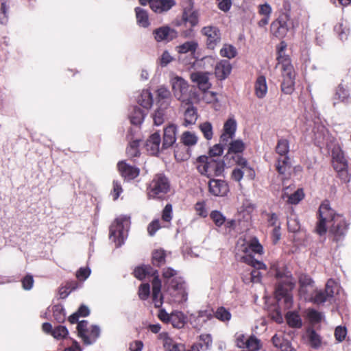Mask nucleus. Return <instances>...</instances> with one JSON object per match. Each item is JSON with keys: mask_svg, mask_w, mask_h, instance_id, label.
Listing matches in <instances>:
<instances>
[{"mask_svg": "<svg viewBox=\"0 0 351 351\" xmlns=\"http://www.w3.org/2000/svg\"><path fill=\"white\" fill-rule=\"evenodd\" d=\"M328 223H332L330 232L333 235L334 240L337 242L342 240L347 233L349 223L342 215L337 214L330 208L328 202L325 201L319 206L318 210L316 232L320 236L325 234Z\"/></svg>", "mask_w": 351, "mask_h": 351, "instance_id": "f257e3e1", "label": "nucleus"}, {"mask_svg": "<svg viewBox=\"0 0 351 351\" xmlns=\"http://www.w3.org/2000/svg\"><path fill=\"white\" fill-rule=\"evenodd\" d=\"M274 276L278 280L275 289L276 298L279 303L284 304L286 309H289L293 306V300L291 292L295 286L296 281L287 268L276 269Z\"/></svg>", "mask_w": 351, "mask_h": 351, "instance_id": "f03ea898", "label": "nucleus"}, {"mask_svg": "<svg viewBox=\"0 0 351 351\" xmlns=\"http://www.w3.org/2000/svg\"><path fill=\"white\" fill-rule=\"evenodd\" d=\"M130 223V217L120 216L110 226L109 239L114 243L116 247H119L124 243Z\"/></svg>", "mask_w": 351, "mask_h": 351, "instance_id": "7ed1b4c3", "label": "nucleus"}, {"mask_svg": "<svg viewBox=\"0 0 351 351\" xmlns=\"http://www.w3.org/2000/svg\"><path fill=\"white\" fill-rule=\"evenodd\" d=\"M170 189L169 179L163 173L156 174L147 187L149 199L161 198L168 193Z\"/></svg>", "mask_w": 351, "mask_h": 351, "instance_id": "20e7f679", "label": "nucleus"}, {"mask_svg": "<svg viewBox=\"0 0 351 351\" xmlns=\"http://www.w3.org/2000/svg\"><path fill=\"white\" fill-rule=\"evenodd\" d=\"M280 66L281 76V90L287 95L291 94L294 90L295 73L290 59H283L278 62Z\"/></svg>", "mask_w": 351, "mask_h": 351, "instance_id": "39448f33", "label": "nucleus"}, {"mask_svg": "<svg viewBox=\"0 0 351 351\" xmlns=\"http://www.w3.org/2000/svg\"><path fill=\"white\" fill-rule=\"evenodd\" d=\"M167 293L174 302L184 303L188 300L186 285L182 278H173L169 283Z\"/></svg>", "mask_w": 351, "mask_h": 351, "instance_id": "423d86ee", "label": "nucleus"}, {"mask_svg": "<svg viewBox=\"0 0 351 351\" xmlns=\"http://www.w3.org/2000/svg\"><path fill=\"white\" fill-rule=\"evenodd\" d=\"M276 152L279 155L276 167L280 174H285L291 167L290 158L287 156L289 152V142L287 139L280 138L278 141Z\"/></svg>", "mask_w": 351, "mask_h": 351, "instance_id": "0eeeda50", "label": "nucleus"}, {"mask_svg": "<svg viewBox=\"0 0 351 351\" xmlns=\"http://www.w3.org/2000/svg\"><path fill=\"white\" fill-rule=\"evenodd\" d=\"M339 287L338 284L332 279H329L325 287L324 290H315L311 298L308 301L313 302L316 304H322L326 302L330 301L335 293H338Z\"/></svg>", "mask_w": 351, "mask_h": 351, "instance_id": "6e6552de", "label": "nucleus"}, {"mask_svg": "<svg viewBox=\"0 0 351 351\" xmlns=\"http://www.w3.org/2000/svg\"><path fill=\"white\" fill-rule=\"evenodd\" d=\"M171 83L174 97L182 103L190 104L187 82L181 77L176 76L171 79Z\"/></svg>", "mask_w": 351, "mask_h": 351, "instance_id": "1a4fd4ad", "label": "nucleus"}, {"mask_svg": "<svg viewBox=\"0 0 351 351\" xmlns=\"http://www.w3.org/2000/svg\"><path fill=\"white\" fill-rule=\"evenodd\" d=\"M271 27L276 36L283 37L294 27V24L289 15L283 13L279 16L276 21L271 23Z\"/></svg>", "mask_w": 351, "mask_h": 351, "instance_id": "9d476101", "label": "nucleus"}, {"mask_svg": "<svg viewBox=\"0 0 351 351\" xmlns=\"http://www.w3.org/2000/svg\"><path fill=\"white\" fill-rule=\"evenodd\" d=\"M298 282L300 297L306 301L308 300L315 290L314 281L308 275L301 274L298 277Z\"/></svg>", "mask_w": 351, "mask_h": 351, "instance_id": "9b49d317", "label": "nucleus"}, {"mask_svg": "<svg viewBox=\"0 0 351 351\" xmlns=\"http://www.w3.org/2000/svg\"><path fill=\"white\" fill-rule=\"evenodd\" d=\"M241 261L255 268L250 274V281L253 283H257L261 281V274L260 269H264L265 265L259 261L256 260L251 255H245L241 258Z\"/></svg>", "mask_w": 351, "mask_h": 351, "instance_id": "f8f14e48", "label": "nucleus"}, {"mask_svg": "<svg viewBox=\"0 0 351 351\" xmlns=\"http://www.w3.org/2000/svg\"><path fill=\"white\" fill-rule=\"evenodd\" d=\"M198 47V43L195 40H189L184 43L183 44L176 47L177 51L180 54H186L189 53L190 58L189 60H184L182 57H179V60L182 61L185 64H191L194 66L195 64V58L194 56L195 52Z\"/></svg>", "mask_w": 351, "mask_h": 351, "instance_id": "ddd939ff", "label": "nucleus"}, {"mask_svg": "<svg viewBox=\"0 0 351 351\" xmlns=\"http://www.w3.org/2000/svg\"><path fill=\"white\" fill-rule=\"evenodd\" d=\"M201 33L207 38L206 45L210 49H214L221 41V32L219 29L213 25L204 27Z\"/></svg>", "mask_w": 351, "mask_h": 351, "instance_id": "4468645a", "label": "nucleus"}, {"mask_svg": "<svg viewBox=\"0 0 351 351\" xmlns=\"http://www.w3.org/2000/svg\"><path fill=\"white\" fill-rule=\"evenodd\" d=\"M208 191L214 196L223 197L229 192V186L224 180L210 178Z\"/></svg>", "mask_w": 351, "mask_h": 351, "instance_id": "2eb2a0df", "label": "nucleus"}, {"mask_svg": "<svg viewBox=\"0 0 351 351\" xmlns=\"http://www.w3.org/2000/svg\"><path fill=\"white\" fill-rule=\"evenodd\" d=\"M208 164V178H210L212 176H220L224 171V168L226 166H232L231 161L223 160H217L210 158Z\"/></svg>", "mask_w": 351, "mask_h": 351, "instance_id": "dca6fc26", "label": "nucleus"}, {"mask_svg": "<svg viewBox=\"0 0 351 351\" xmlns=\"http://www.w3.org/2000/svg\"><path fill=\"white\" fill-rule=\"evenodd\" d=\"M245 143L239 139L232 140L229 143L228 152L224 156V159L226 160L231 161L232 162V165L236 163V160L234 157L236 156H241L243 150L245 149Z\"/></svg>", "mask_w": 351, "mask_h": 351, "instance_id": "f3484780", "label": "nucleus"}, {"mask_svg": "<svg viewBox=\"0 0 351 351\" xmlns=\"http://www.w3.org/2000/svg\"><path fill=\"white\" fill-rule=\"evenodd\" d=\"M332 106L335 107L337 101L342 102L346 104L351 103V93L347 85L339 84L336 88L335 93L332 97Z\"/></svg>", "mask_w": 351, "mask_h": 351, "instance_id": "a211bd4d", "label": "nucleus"}, {"mask_svg": "<svg viewBox=\"0 0 351 351\" xmlns=\"http://www.w3.org/2000/svg\"><path fill=\"white\" fill-rule=\"evenodd\" d=\"M121 176L127 181L135 179L140 173L139 168L132 166L125 161H120L117 164Z\"/></svg>", "mask_w": 351, "mask_h": 351, "instance_id": "6ab92c4d", "label": "nucleus"}, {"mask_svg": "<svg viewBox=\"0 0 351 351\" xmlns=\"http://www.w3.org/2000/svg\"><path fill=\"white\" fill-rule=\"evenodd\" d=\"M176 131L177 127L174 124H170L164 129L161 150L171 147L176 143Z\"/></svg>", "mask_w": 351, "mask_h": 351, "instance_id": "aec40b11", "label": "nucleus"}, {"mask_svg": "<svg viewBox=\"0 0 351 351\" xmlns=\"http://www.w3.org/2000/svg\"><path fill=\"white\" fill-rule=\"evenodd\" d=\"M232 64L228 60H221L215 66V74L219 80H226L231 73Z\"/></svg>", "mask_w": 351, "mask_h": 351, "instance_id": "412c9836", "label": "nucleus"}, {"mask_svg": "<svg viewBox=\"0 0 351 351\" xmlns=\"http://www.w3.org/2000/svg\"><path fill=\"white\" fill-rule=\"evenodd\" d=\"M153 34L157 42L169 41L176 36V32L169 27H161L156 29Z\"/></svg>", "mask_w": 351, "mask_h": 351, "instance_id": "4be33fe9", "label": "nucleus"}, {"mask_svg": "<svg viewBox=\"0 0 351 351\" xmlns=\"http://www.w3.org/2000/svg\"><path fill=\"white\" fill-rule=\"evenodd\" d=\"M191 80L193 82L196 83L199 88L203 91L210 88L208 73L206 72H193L191 74Z\"/></svg>", "mask_w": 351, "mask_h": 351, "instance_id": "5701e85b", "label": "nucleus"}, {"mask_svg": "<svg viewBox=\"0 0 351 351\" xmlns=\"http://www.w3.org/2000/svg\"><path fill=\"white\" fill-rule=\"evenodd\" d=\"M152 300L156 308H159L162 306L163 302V298L160 293L161 290V281L159 276H155L152 280Z\"/></svg>", "mask_w": 351, "mask_h": 351, "instance_id": "b1692460", "label": "nucleus"}, {"mask_svg": "<svg viewBox=\"0 0 351 351\" xmlns=\"http://www.w3.org/2000/svg\"><path fill=\"white\" fill-rule=\"evenodd\" d=\"M161 138L159 132L153 133L146 141L147 150L152 155H156L161 149Z\"/></svg>", "mask_w": 351, "mask_h": 351, "instance_id": "393cba45", "label": "nucleus"}, {"mask_svg": "<svg viewBox=\"0 0 351 351\" xmlns=\"http://www.w3.org/2000/svg\"><path fill=\"white\" fill-rule=\"evenodd\" d=\"M157 105L164 108H170L171 103V94L167 88L161 86L157 91Z\"/></svg>", "mask_w": 351, "mask_h": 351, "instance_id": "a878e982", "label": "nucleus"}, {"mask_svg": "<svg viewBox=\"0 0 351 351\" xmlns=\"http://www.w3.org/2000/svg\"><path fill=\"white\" fill-rule=\"evenodd\" d=\"M134 276L143 280L147 277H152V280L155 276H159L158 270L152 268L150 265H142L137 267L134 271Z\"/></svg>", "mask_w": 351, "mask_h": 351, "instance_id": "bb28decb", "label": "nucleus"}, {"mask_svg": "<svg viewBox=\"0 0 351 351\" xmlns=\"http://www.w3.org/2000/svg\"><path fill=\"white\" fill-rule=\"evenodd\" d=\"M175 5L173 0H150L151 9L158 13L167 12Z\"/></svg>", "mask_w": 351, "mask_h": 351, "instance_id": "cd10ccee", "label": "nucleus"}, {"mask_svg": "<svg viewBox=\"0 0 351 351\" xmlns=\"http://www.w3.org/2000/svg\"><path fill=\"white\" fill-rule=\"evenodd\" d=\"M271 341L274 347L280 351H295L292 347L291 342L282 334H276L271 338Z\"/></svg>", "mask_w": 351, "mask_h": 351, "instance_id": "c85d7f7f", "label": "nucleus"}, {"mask_svg": "<svg viewBox=\"0 0 351 351\" xmlns=\"http://www.w3.org/2000/svg\"><path fill=\"white\" fill-rule=\"evenodd\" d=\"M331 156L332 159V166H345V165H348V161L346 160L343 152L338 145H335L331 149Z\"/></svg>", "mask_w": 351, "mask_h": 351, "instance_id": "c756f323", "label": "nucleus"}, {"mask_svg": "<svg viewBox=\"0 0 351 351\" xmlns=\"http://www.w3.org/2000/svg\"><path fill=\"white\" fill-rule=\"evenodd\" d=\"M145 111L137 106H132L129 113V119L132 124L135 125H141L145 117Z\"/></svg>", "mask_w": 351, "mask_h": 351, "instance_id": "7c9ffc66", "label": "nucleus"}, {"mask_svg": "<svg viewBox=\"0 0 351 351\" xmlns=\"http://www.w3.org/2000/svg\"><path fill=\"white\" fill-rule=\"evenodd\" d=\"M88 321L82 320L77 323V326L78 336L82 339L83 343L87 346L93 344L90 338L86 335L88 332Z\"/></svg>", "mask_w": 351, "mask_h": 351, "instance_id": "2f4dec72", "label": "nucleus"}, {"mask_svg": "<svg viewBox=\"0 0 351 351\" xmlns=\"http://www.w3.org/2000/svg\"><path fill=\"white\" fill-rule=\"evenodd\" d=\"M137 102L145 109L150 108L153 105V97L149 90H143L137 97Z\"/></svg>", "mask_w": 351, "mask_h": 351, "instance_id": "473e14b6", "label": "nucleus"}, {"mask_svg": "<svg viewBox=\"0 0 351 351\" xmlns=\"http://www.w3.org/2000/svg\"><path fill=\"white\" fill-rule=\"evenodd\" d=\"M267 92L266 78L263 75L257 77L255 83V93L258 98H263Z\"/></svg>", "mask_w": 351, "mask_h": 351, "instance_id": "72a5a7b5", "label": "nucleus"}, {"mask_svg": "<svg viewBox=\"0 0 351 351\" xmlns=\"http://www.w3.org/2000/svg\"><path fill=\"white\" fill-rule=\"evenodd\" d=\"M234 159L236 160V164L239 165L243 170L245 171L246 176L250 180L254 179L255 177V171L252 168L248 166L247 160L241 156H236Z\"/></svg>", "mask_w": 351, "mask_h": 351, "instance_id": "f704fd0d", "label": "nucleus"}, {"mask_svg": "<svg viewBox=\"0 0 351 351\" xmlns=\"http://www.w3.org/2000/svg\"><path fill=\"white\" fill-rule=\"evenodd\" d=\"M166 252L162 249H156L152 252V263L154 266L161 267L166 262Z\"/></svg>", "mask_w": 351, "mask_h": 351, "instance_id": "c9c22d12", "label": "nucleus"}, {"mask_svg": "<svg viewBox=\"0 0 351 351\" xmlns=\"http://www.w3.org/2000/svg\"><path fill=\"white\" fill-rule=\"evenodd\" d=\"M169 108H164L162 106H158L156 110L153 114V120L154 125H160L168 117V110Z\"/></svg>", "mask_w": 351, "mask_h": 351, "instance_id": "e433bc0d", "label": "nucleus"}, {"mask_svg": "<svg viewBox=\"0 0 351 351\" xmlns=\"http://www.w3.org/2000/svg\"><path fill=\"white\" fill-rule=\"evenodd\" d=\"M288 325L291 328H300L302 326L300 316L294 311H289L285 316Z\"/></svg>", "mask_w": 351, "mask_h": 351, "instance_id": "4c0bfd02", "label": "nucleus"}, {"mask_svg": "<svg viewBox=\"0 0 351 351\" xmlns=\"http://www.w3.org/2000/svg\"><path fill=\"white\" fill-rule=\"evenodd\" d=\"M176 328H182L185 324V316L181 311H173L171 313L170 322Z\"/></svg>", "mask_w": 351, "mask_h": 351, "instance_id": "58836bf2", "label": "nucleus"}, {"mask_svg": "<svg viewBox=\"0 0 351 351\" xmlns=\"http://www.w3.org/2000/svg\"><path fill=\"white\" fill-rule=\"evenodd\" d=\"M137 23L143 27H147L149 25L148 14L144 9L137 7L135 8Z\"/></svg>", "mask_w": 351, "mask_h": 351, "instance_id": "ea45409f", "label": "nucleus"}, {"mask_svg": "<svg viewBox=\"0 0 351 351\" xmlns=\"http://www.w3.org/2000/svg\"><path fill=\"white\" fill-rule=\"evenodd\" d=\"M197 118L196 109L191 105L184 112V125L188 126L195 123Z\"/></svg>", "mask_w": 351, "mask_h": 351, "instance_id": "a19ab883", "label": "nucleus"}, {"mask_svg": "<svg viewBox=\"0 0 351 351\" xmlns=\"http://www.w3.org/2000/svg\"><path fill=\"white\" fill-rule=\"evenodd\" d=\"M334 169L337 173V177L341 180L342 182L349 183L351 180V173L348 172V164L345 166L334 167Z\"/></svg>", "mask_w": 351, "mask_h": 351, "instance_id": "79ce46f5", "label": "nucleus"}, {"mask_svg": "<svg viewBox=\"0 0 351 351\" xmlns=\"http://www.w3.org/2000/svg\"><path fill=\"white\" fill-rule=\"evenodd\" d=\"M53 315L55 320L58 323H63L66 319L65 309L63 306L60 304L54 305L52 307Z\"/></svg>", "mask_w": 351, "mask_h": 351, "instance_id": "37998d69", "label": "nucleus"}, {"mask_svg": "<svg viewBox=\"0 0 351 351\" xmlns=\"http://www.w3.org/2000/svg\"><path fill=\"white\" fill-rule=\"evenodd\" d=\"M182 18L185 21L189 22L192 27L195 26L198 23L197 12L191 9H184Z\"/></svg>", "mask_w": 351, "mask_h": 351, "instance_id": "c03bdc74", "label": "nucleus"}, {"mask_svg": "<svg viewBox=\"0 0 351 351\" xmlns=\"http://www.w3.org/2000/svg\"><path fill=\"white\" fill-rule=\"evenodd\" d=\"M197 136L189 131L184 132L181 136L182 143L186 146L195 145L197 142Z\"/></svg>", "mask_w": 351, "mask_h": 351, "instance_id": "a18cd8bd", "label": "nucleus"}, {"mask_svg": "<svg viewBox=\"0 0 351 351\" xmlns=\"http://www.w3.org/2000/svg\"><path fill=\"white\" fill-rule=\"evenodd\" d=\"M334 31L342 41L347 40L349 34V28L343 22H339L334 27Z\"/></svg>", "mask_w": 351, "mask_h": 351, "instance_id": "49530a36", "label": "nucleus"}, {"mask_svg": "<svg viewBox=\"0 0 351 351\" xmlns=\"http://www.w3.org/2000/svg\"><path fill=\"white\" fill-rule=\"evenodd\" d=\"M69 330L66 326L58 325L53 328L52 336L57 340H61L67 337Z\"/></svg>", "mask_w": 351, "mask_h": 351, "instance_id": "de8ad7c7", "label": "nucleus"}, {"mask_svg": "<svg viewBox=\"0 0 351 351\" xmlns=\"http://www.w3.org/2000/svg\"><path fill=\"white\" fill-rule=\"evenodd\" d=\"M237 54L236 48L232 45L225 44L220 50V55L228 59L234 58Z\"/></svg>", "mask_w": 351, "mask_h": 351, "instance_id": "09e8293b", "label": "nucleus"}, {"mask_svg": "<svg viewBox=\"0 0 351 351\" xmlns=\"http://www.w3.org/2000/svg\"><path fill=\"white\" fill-rule=\"evenodd\" d=\"M261 348L260 340L254 335H251L247 339L246 346L245 348L247 349V351H257Z\"/></svg>", "mask_w": 351, "mask_h": 351, "instance_id": "8fccbe9b", "label": "nucleus"}, {"mask_svg": "<svg viewBox=\"0 0 351 351\" xmlns=\"http://www.w3.org/2000/svg\"><path fill=\"white\" fill-rule=\"evenodd\" d=\"M308 338L311 346L313 348H318L321 345L319 335L314 330L308 331Z\"/></svg>", "mask_w": 351, "mask_h": 351, "instance_id": "3c124183", "label": "nucleus"}, {"mask_svg": "<svg viewBox=\"0 0 351 351\" xmlns=\"http://www.w3.org/2000/svg\"><path fill=\"white\" fill-rule=\"evenodd\" d=\"M236 130V120L234 118H229L224 123L223 132L234 136Z\"/></svg>", "mask_w": 351, "mask_h": 351, "instance_id": "603ef678", "label": "nucleus"}, {"mask_svg": "<svg viewBox=\"0 0 351 351\" xmlns=\"http://www.w3.org/2000/svg\"><path fill=\"white\" fill-rule=\"evenodd\" d=\"M199 129L206 139L210 140L213 138V126L210 122L206 121L202 123L199 125Z\"/></svg>", "mask_w": 351, "mask_h": 351, "instance_id": "864d4df0", "label": "nucleus"}, {"mask_svg": "<svg viewBox=\"0 0 351 351\" xmlns=\"http://www.w3.org/2000/svg\"><path fill=\"white\" fill-rule=\"evenodd\" d=\"M215 316L218 319L225 322L229 321L231 318V313L224 307L221 306L217 308Z\"/></svg>", "mask_w": 351, "mask_h": 351, "instance_id": "5fc2aeb1", "label": "nucleus"}, {"mask_svg": "<svg viewBox=\"0 0 351 351\" xmlns=\"http://www.w3.org/2000/svg\"><path fill=\"white\" fill-rule=\"evenodd\" d=\"M210 217L213 219L215 225L219 227L221 226L226 221V217L221 212L218 210L212 211L210 215Z\"/></svg>", "mask_w": 351, "mask_h": 351, "instance_id": "6e6d98bb", "label": "nucleus"}, {"mask_svg": "<svg viewBox=\"0 0 351 351\" xmlns=\"http://www.w3.org/2000/svg\"><path fill=\"white\" fill-rule=\"evenodd\" d=\"M199 340L201 341L199 346L202 350H208L211 347L213 340L210 334L201 335Z\"/></svg>", "mask_w": 351, "mask_h": 351, "instance_id": "4d7b16f0", "label": "nucleus"}, {"mask_svg": "<svg viewBox=\"0 0 351 351\" xmlns=\"http://www.w3.org/2000/svg\"><path fill=\"white\" fill-rule=\"evenodd\" d=\"M304 197L302 189H298L293 194L288 196V202L291 204H297Z\"/></svg>", "mask_w": 351, "mask_h": 351, "instance_id": "13d9d810", "label": "nucleus"}, {"mask_svg": "<svg viewBox=\"0 0 351 351\" xmlns=\"http://www.w3.org/2000/svg\"><path fill=\"white\" fill-rule=\"evenodd\" d=\"M190 323L195 329H200L205 324L204 321L200 318L199 315L192 314L190 316Z\"/></svg>", "mask_w": 351, "mask_h": 351, "instance_id": "bf43d9fd", "label": "nucleus"}, {"mask_svg": "<svg viewBox=\"0 0 351 351\" xmlns=\"http://www.w3.org/2000/svg\"><path fill=\"white\" fill-rule=\"evenodd\" d=\"M287 48V44L285 42H280L279 46L277 47V60L278 62H281L283 59H290L289 56H287L285 53V50Z\"/></svg>", "mask_w": 351, "mask_h": 351, "instance_id": "052dcab7", "label": "nucleus"}, {"mask_svg": "<svg viewBox=\"0 0 351 351\" xmlns=\"http://www.w3.org/2000/svg\"><path fill=\"white\" fill-rule=\"evenodd\" d=\"M224 147L220 144H216L209 149L208 154L210 158H213L216 156H220L223 152Z\"/></svg>", "mask_w": 351, "mask_h": 351, "instance_id": "680f3d73", "label": "nucleus"}, {"mask_svg": "<svg viewBox=\"0 0 351 351\" xmlns=\"http://www.w3.org/2000/svg\"><path fill=\"white\" fill-rule=\"evenodd\" d=\"M288 229L291 232H296L300 228V223L297 219L294 217H290L287 219Z\"/></svg>", "mask_w": 351, "mask_h": 351, "instance_id": "e2e57ef3", "label": "nucleus"}, {"mask_svg": "<svg viewBox=\"0 0 351 351\" xmlns=\"http://www.w3.org/2000/svg\"><path fill=\"white\" fill-rule=\"evenodd\" d=\"M150 293V286L148 283L142 284L138 290V296L143 300H145Z\"/></svg>", "mask_w": 351, "mask_h": 351, "instance_id": "0e129e2a", "label": "nucleus"}, {"mask_svg": "<svg viewBox=\"0 0 351 351\" xmlns=\"http://www.w3.org/2000/svg\"><path fill=\"white\" fill-rule=\"evenodd\" d=\"M346 335L347 329L346 327L339 326L336 328L335 331V336L338 341H343L345 339Z\"/></svg>", "mask_w": 351, "mask_h": 351, "instance_id": "69168bd1", "label": "nucleus"}, {"mask_svg": "<svg viewBox=\"0 0 351 351\" xmlns=\"http://www.w3.org/2000/svg\"><path fill=\"white\" fill-rule=\"evenodd\" d=\"M308 317L311 322L319 323L322 320V315L315 309H309L308 311Z\"/></svg>", "mask_w": 351, "mask_h": 351, "instance_id": "338daca9", "label": "nucleus"}, {"mask_svg": "<svg viewBox=\"0 0 351 351\" xmlns=\"http://www.w3.org/2000/svg\"><path fill=\"white\" fill-rule=\"evenodd\" d=\"M22 287L25 290H30L33 287L34 278L30 274L26 275L21 280Z\"/></svg>", "mask_w": 351, "mask_h": 351, "instance_id": "774afa93", "label": "nucleus"}]
</instances>
